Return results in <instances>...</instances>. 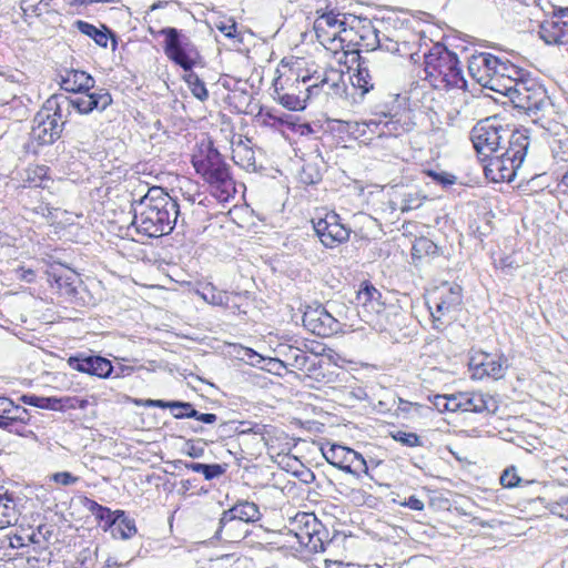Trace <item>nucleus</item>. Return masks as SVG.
Instances as JSON below:
<instances>
[{
    "label": "nucleus",
    "mask_w": 568,
    "mask_h": 568,
    "mask_svg": "<svg viewBox=\"0 0 568 568\" xmlns=\"http://www.w3.org/2000/svg\"><path fill=\"white\" fill-rule=\"evenodd\" d=\"M132 224L136 232L148 237L170 234L180 216V205L164 189L152 186L139 200H133Z\"/></svg>",
    "instance_id": "obj_1"
},
{
    "label": "nucleus",
    "mask_w": 568,
    "mask_h": 568,
    "mask_svg": "<svg viewBox=\"0 0 568 568\" xmlns=\"http://www.w3.org/2000/svg\"><path fill=\"white\" fill-rule=\"evenodd\" d=\"M159 33L164 37L163 50L165 55L187 72L184 79L192 94L200 101H205L209 98L205 83L193 72V68L202 59L196 45L190 37L176 28L166 27L161 29Z\"/></svg>",
    "instance_id": "obj_2"
},
{
    "label": "nucleus",
    "mask_w": 568,
    "mask_h": 568,
    "mask_svg": "<svg viewBox=\"0 0 568 568\" xmlns=\"http://www.w3.org/2000/svg\"><path fill=\"white\" fill-rule=\"evenodd\" d=\"M425 79L434 88H459L466 87L460 62L453 51L442 43H434L423 52Z\"/></svg>",
    "instance_id": "obj_3"
},
{
    "label": "nucleus",
    "mask_w": 568,
    "mask_h": 568,
    "mask_svg": "<svg viewBox=\"0 0 568 568\" xmlns=\"http://www.w3.org/2000/svg\"><path fill=\"white\" fill-rule=\"evenodd\" d=\"M316 19L314 21V31L317 40L325 47L343 49V43L353 42L352 30L348 27V18L341 13L336 8L326 6L316 9Z\"/></svg>",
    "instance_id": "obj_4"
},
{
    "label": "nucleus",
    "mask_w": 568,
    "mask_h": 568,
    "mask_svg": "<svg viewBox=\"0 0 568 568\" xmlns=\"http://www.w3.org/2000/svg\"><path fill=\"white\" fill-rule=\"evenodd\" d=\"M193 166L204 180L215 189V195L220 200H226L235 190L227 164L217 150L207 148L203 158H193Z\"/></svg>",
    "instance_id": "obj_5"
},
{
    "label": "nucleus",
    "mask_w": 568,
    "mask_h": 568,
    "mask_svg": "<svg viewBox=\"0 0 568 568\" xmlns=\"http://www.w3.org/2000/svg\"><path fill=\"white\" fill-rule=\"evenodd\" d=\"M62 111L58 97L47 100L44 109L39 111L33 119L31 138L39 145L53 144L60 139L64 122L61 121Z\"/></svg>",
    "instance_id": "obj_6"
},
{
    "label": "nucleus",
    "mask_w": 568,
    "mask_h": 568,
    "mask_svg": "<svg viewBox=\"0 0 568 568\" xmlns=\"http://www.w3.org/2000/svg\"><path fill=\"white\" fill-rule=\"evenodd\" d=\"M28 77L20 70L0 69V105L10 106L14 116L27 114L23 101L22 85L27 84Z\"/></svg>",
    "instance_id": "obj_7"
},
{
    "label": "nucleus",
    "mask_w": 568,
    "mask_h": 568,
    "mask_svg": "<svg viewBox=\"0 0 568 568\" xmlns=\"http://www.w3.org/2000/svg\"><path fill=\"white\" fill-rule=\"evenodd\" d=\"M292 536L302 549L308 552H321L325 550L322 525L313 514L303 513L296 516L295 527L290 529Z\"/></svg>",
    "instance_id": "obj_8"
},
{
    "label": "nucleus",
    "mask_w": 568,
    "mask_h": 568,
    "mask_svg": "<svg viewBox=\"0 0 568 568\" xmlns=\"http://www.w3.org/2000/svg\"><path fill=\"white\" fill-rule=\"evenodd\" d=\"M508 143L507 150L499 155V182H511L514 180L529 145L528 136L520 132H513Z\"/></svg>",
    "instance_id": "obj_9"
},
{
    "label": "nucleus",
    "mask_w": 568,
    "mask_h": 568,
    "mask_svg": "<svg viewBox=\"0 0 568 568\" xmlns=\"http://www.w3.org/2000/svg\"><path fill=\"white\" fill-rule=\"evenodd\" d=\"M296 82L303 85L307 83L305 91L312 93L313 97L318 95L320 91L338 95L345 87L343 72L334 68L325 70L323 73L297 75Z\"/></svg>",
    "instance_id": "obj_10"
},
{
    "label": "nucleus",
    "mask_w": 568,
    "mask_h": 568,
    "mask_svg": "<svg viewBox=\"0 0 568 568\" xmlns=\"http://www.w3.org/2000/svg\"><path fill=\"white\" fill-rule=\"evenodd\" d=\"M516 92L517 94L513 95L509 106L519 112L537 116L549 105L546 90L536 83L529 84L526 81L525 89L517 90Z\"/></svg>",
    "instance_id": "obj_11"
},
{
    "label": "nucleus",
    "mask_w": 568,
    "mask_h": 568,
    "mask_svg": "<svg viewBox=\"0 0 568 568\" xmlns=\"http://www.w3.org/2000/svg\"><path fill=\"white\" fill-rule=\"evenodd\" d=\"M471 141L481 162L494 155L497 152V115L480 120L471 130Z\"/></svg>",
    "instance_id": "obj_12"
},
{
    "label": "nucleus",
    "mask_w": 568,
    "mask_h": 568,
    "mask_svg": "<svg viewBox=\"0 0 568 568\" xmlns=\"http://www.w3.org/2000/svg\"><path fill=\"white\" fill-rule=\"evenodd\" d=\"M335 212L325 214V217L313 220V227L322 244L333 248L349 239L351 230L339 221Z\"/></svg>",
    "instance_id": "obj_13"
},
{
    "label": "nucleus",
    "mask_w": 568,
    "mask_h": 568,
    "mask_svg": "<svg viewBox=\"0 0 568 568\" xmlns=\"http://www.w3.org/2000/svg\"><path fill=\"white\" fill-rule=\"evenodd\" d=\"M288 81H291V78H286L284 81L282 78L275 80L276 99L287 110L300 111L305 109L306 101L313 97L312 93L305 91L307 83L305 85L298 84L295 78L290 84V91H285L284 84H287Z\"/></svg>",
    "instance_id": "obj_14"
},
{
    "label": "nucleus",
    "mask_w": 568,
    "mask_h": 568,
    "mask_svg": "<svg viewBox=\"0 0 568 568\" xmlns=\"http://www.w3.org/2000/svg\"><path fill=\"white\" fill-rule=\"evenodd\" d=\"M382 50L397 54L399 57H407L414 63H418L423 59L422 51V37L415 32H408L406 37H390L383 39Z\"/></svg>",
    "instance_id": "obj_15"
},
{
    "label": "nucleus",
    "mask_w": 568,
    "mask_h": 568,
    "mask_svg": "<svg viewBox=\"0 0 568 568\" xmlns=\"http://www.w3.org/2000/svg\"><path fill=\"white\" fill-rule=\"evenodd\" d=\"M303 325L317 336H331L338 329V322L323 306L307 307L303 314Z\"/></svg>",
    "instance_id": "obj_16"
},
{
    "label": "nucleus",
    "mask_w": 568,
    "mask_h": 568,
    "mask_svg": "<svg viewBox=\"0 0 568 568\" xmlns=\"http://www.w3.org/2000/svg\"><path fill=\"white\" fill-rule=\"evenodd\" d=\"M68 365L80 373L100 378H106L113 372L112 363L100 355L78 353L68 358Z\"/></svg>",
    "instance_id": "obj_17"
},
{
    "label": "nucleus",
    "mask_w": 568,
    "mask_h": 568,
    "mask_svg": "<svg viewBox=\"0 0 568 568\" xmlns=\"http://www.w3.org/2000/svg\"><path fill=\"white\" fill-rule=\"evenodd\" d=\"M349 30H352V34L354 33L358 38L357 40L354 38L353 42L367 51H373L375 49L382 50L383 39L388 38L385 33L381 34L368 19L352 17Z\"/></svg>",
    "instance_id": "obj_18"
},
{
    "label": "nucleus",
    "mask_w": 568,
    "mask_h": 568,
    "mask_svg": "<svg viewBox=\"0 0 568 568\" xmlns=\"http://www.w3.org/2000/svg\"><path fill=\"white\" fill-rule=\"evenodd\" d=\"M64 102L75 109L80 114H89L92 111H104L112 103V97L106 89H99L94 92H84L81 95L69 99L64 98Z\"/></svg>",
    "instance_id": "obj_19"
},
{
    "label": "nucleus",
    "mask_w": 568,
    "mask_h": 568,
    "mask_svg": "<svg viewBox=\"0 0 568 568\" xmlns=\"http://www.w3.org/2000/svg\"><path fill=\"white\" fill-rule=\"evenodd\" d=\"M250 534V528L224 510L219 519L214 538L224 542H237Z\"/></svg>",
    "instance_id": "obj_20"
},
{
    "label": "nucleus",
    "mask_w": 568,
    "mask_h": 568,
    "mask_svg": "<svg viewBox=\"0 0 568 568\" xmlns=\"http://www.w3.org/2000/svg\"><path fill=\"white\" fill-rule=\"evenodd\" d=\"M59 83L62 90L73 93H84L94 88L95 80L87 72L74 69H64L59 73Z\"/></svg>",
    "instance_id": "obj_21"
},
{
    "label": "nucleus",
    "mask_w": 568,
    "mask_h": 568,
    "mask_svg": "<svg viewBox=\"0 0 568 568\" xmlns=\"http://www.w3.org/2000/svg\"><path fill=\"white\" fill-rule=\"evenodd\" d=\"M381 293L369 283L365 282L361 285L356 294V306L361 307L358 314L368 322L374 313H379L382 304L379 302Z\"/></svg>",
    "instance_id": "obj_22"
},
{
    "label": "nucleus",
    "mask_w": 568,
    "mask_h": 568,
    "mask_svg": "<svg viewBox=\"0 0 568 568\" xmlns=\"http://www.w3.org/2000/svg\"><path fill=\"white\" fill-rule=\"evenodd\" d=\"M83 506L95 517L103 530L114 527L121 516H123V510L112 511L110 508L88 497L84 498Z\"/></svg>",
    "instance_id": "obj_23"
},
{
    "label": "nucleus",
    "mask_w": 568,
    "mask_h": 568,
    "mask_svg": "<svg viewBox=\"0 0 568 568\" xmlns=\"http://www.w3.org/2000/svg\"><path fill=\"white\" fill-rule=\"evenodd\" d=\"M322 454L327 463L343 471L349 469V463H352L355 457L354 449L338 444H331L328 447H322Z\"/></svg>",
    "instance_id": "obj_24"
},
{
    "label": "nucleus",
    "mask_w": 568,
    "mask_h": 568,
    "mask_svg": "<svg viewBox=\"0 0 568 568\" xmlns=\"http://www.w3.org/2000/svg\"><path fill=\"white\" fill-rule=\"evenodd\" d=\"M469 369L471 371V377L475 379H483L484 377L497 379V363L488 354L480 353L471 356Z\"/></svg>",
    "instance_id": "obj_25"
},
{
    "label": "nucleus",
    "mask_w": 568,
    "mask_h": 568,
    "mask_svg": "<svg viewBox=\"0 0 568 568\" xmlns=\"http://www.w3.org/2000/svg\"><path fill=\"white\" fill-rule=\"evenodd\" d=\"M525 80L524 77H513L508 75V73L503 72L499 68V95H501L505 100L499 99V104L504 108L510 104L513 100V95L517 94V90L525 89Z\"/></svg>",
    "instance_id": "obj_26"
},
{
    "label": "nucleus",
    "mask_w": 568,
    "mask_h": 568,
    "mask_svg": "<svg viewBox=\"0 0 568 568\" xmlns=\"http://www.w3.org/2000/svg\"><path fill=\"white\" fill-rule=\"evenodd\" d=\"M226 511L230 513V516H234L247 527L262 518L258 506L248 500H239L231 508L226 509Z\"/></svg>",
    "instance_id": "obj_27"
},
{
    "label": "nucleus",
    "mask_w": 568,
    "mask_h": 568,
    "mask_svg": "<svg viewBox=\"0 0 568 568\" xmlns=\"http://www.w3.org/2000/svg\"><path fill=\"white\" fill-rule=\"evenodd\" d=\"M464 399H460L462 412H475L480 413L489 410L490 406L495 405L493 398L487 400L483 394L476 393H462Z\"/></svg>",
    "instance_id": "obj_28"
},
{
    "label": "nucleus",
    "mask_w": 568,
    "mask_h": 568,
    "mask_svg": "<svg viewBox=\"0 0 568 568\" xmlns=\"http://www.w3.org/2000/svg\"><path fill=\"white\" fill-rule=\"evenodd\" d=\"M75 26L81 33L93 39L94 42L102 48H106L109 37H113L112 32L105 26H102V29H99L95 26L82 20L75 21Z\"/></svg>",
    "instance_id": "obj_29"
},
{
    "label": "nucleus",
    "mask_w": 568,
    "mask_h": 568,
    "mask_svg": "<svg viewBox=\"0 0 568 568\" xmlns=\"http://www.w3.org/2000/svg\"><path fill=\"white\" fill-rule=\"evenodd\" d=\"M281 354L284 356V359L278 362L283 366H292L296 369H304L308 361L306 352L294 346H285Z\"/></svg>",
    "instance_id": "obj_30"
},
{
    "label": "nucleus",
    "mask_w": 568,
    "mask_h": 568,
    "mask_svg": "<svg viewBox=\"0 0 568 568\" xmlns=\"http://www.w3.org/2000/svg\"><path fill=\"white\" fill-rule=\"evenodd\" d=\"M48 166L45 165H34L30 166L24 171V175L22 178V186L23 187H44V180L48 179Z\"/></svg>",
    "instance_id": "obj_31"
},
{
    "label": "nucleus",
    "mask_w": 568,
    "mask_h": 568,
    "mask_svg": "<svg viewBox=\"0 0 568 568\" xmlns=\"http://www.w3.org/2000/svg\"><path fill=\"white\" fill-rule=\"evenodd\" d=\"M469 71L473 75V78L483 87L486 89H489L494 92H497V79L495 78L496 71L491 70L488 71V69H484L480 65H469Z\"/></svg>",
    "instance_id": "obj_32"
},
{
    "label": "nucleus",
    "mask_w": 568,
    "mask_h": 568,
    "mask_svg": "<svg viewBox=\"0 0 568 568\" xmlns=\"http://www.w3.org/2000/svg\"><path fill=\"white\" fill-rule=\"evenodd\" d=\"M185 412L173 413L175 418H194L204 424H214L217 420V416L212 413H200L189 402L180 405Z\"/></svg>",
    "instance_id": "obj_33"
},
{
    "label": "nucleus",
    "mask_w": 568,
    "mask_h": 568,
    "mask_svg": "<svg viewBox=\"0 0 568 568\" xmlns=\"http://www.w3.org/2000/svg\"><path fill=\"white\" fill-rule=\"evenodd\" d=\"M353 85L362 89L363 93H367L374 88L373 77L364 60L358 63L357 71L353 75Z\"/></svg>",
    "instance_id": "obj_34"
},
{
    "label": "nucleus",
    "mask_w": 568,
    "mask_h": 568,
    "mask_svg": "<svg viewBox=\"0 0 568 568\" xmlns=\"http://www.w3.org/2000/svg\"><path fill=\"white\" fill-rule=\"evenodd\" d=\"M438 254V246L428 237L422 236L414 241L412 247L413 258H422L424 256H435Z\"/></svg>",
    "instance_id": "obj_35"
},
{
    "label": "nucleus",
    "mask_w": 568,
    "mask_h": 568,
    "mask_svg": "<svg viewBox=\"0 0 568 568\" xmlns=\"http://www.w3.org/2000/svg\"><path fill=\"white\" fill-rule=\"evenodd\" d=\"M535 483V480L524 479L520 477L515 466L506 468L499 476V485L506 488L523 487Z\"/></svg>",
    "instance_id": "obj_36"
},
{
    "label": "nucleus",
    "mask_w": 568,
    "mask_h": 568,
    "mask_svg": "<svg viewBox=\"0 0 568 568\" xmlns=\"http://www.w3.org/2000/svg\"><path fill=\"white\" fill-rule=\"evenodd\" d=\"M203 300L212 305L230 307L231 295L215 287H205L201 293Z\"/></svg>",
    "instance_id": "obj_37"
},
{
    "label": "nucleus",
    "mask_w": 568,
    "mask_h": 568,
    "mask_svg": "<svg viewBox=\"0 0 568 568\" xmlns=\"http://www.w3.org/2000/svg\"><path fill=\"white\" fill-rule=\"evenodd\" d=\"M72 138L81 144H90L97 139V132L92 125L79 122L72 130Z\"/></svg>",
    "instance_id": "obj_38"
},
{
    "label": "nucleus",
    "mask_w": 568,
    "mask_h": 568,
    "mask_svg": "<svg viewBox=\"0 0 568 568\" xmlns=\"http://www.w3.org/2000/svg\"><path fill=\"white\" fill-rule=\"evenodd\" d=\"M438 298L455 311L462 304V287L457 284L450 285L440 292Z\"/></svg>",
    "instance_id": "obj_39"
},
{
    "label": "nucleus",
    "mask_w": 568,
    "mask_h": 568,
    "mask_svg": "<svg viewBox=\"0 0 568 568\" xmlns=\"http://www.w3.org/2000/svg\"><path fill=\"white\" fill-rule=\"evenodd\" d=\"M135 521L129 518L123 510V516L118 520L113 529L114 535H120L122 539H129L136 534Z\"/></svg>",
    "instance_id": "obj_40"
},
{
    "label": "nucleus",
    "mask_w": 568,
    "mask_h": 568,
    "mask_svg": "<svg viewBox=\"0 0 568 568\" xmlns=\"http://www.w3.org/2000/svg\"><path fill=\"white\" fill-rule=\"evenodd\" d=\"M383 121H376V120H369L364 122H348L347 123V131L352 134L358 133L359 135H363L366 133V130L377 133L379 135V130L382 128Z\"/></svg>",
    "instance_id": "obj_41"
},
{
    "label": "nucleus",
    "mask_w": 568,
    "mask_h": 568,
    "mask_svg": "<svg viewBox=\"0 0 568 568\" xmlns=\"http://www.w3.org/2000/svg\"><path fill=\"white\" fill-rule=\"evenodd\" d=\"M392 438L398 443H400L403 446L406 447H419L423 445L422 438L416 433H409L404 430H396L393 432Z\"/></svg>",
    "instance_id": "obj_42"
},
{
    "label": "nucleus",
    "mask_w": 568,
    "mask_h": 568,
    "mask_svg": "<svg viewBox=\"0 0 568 568\" xmlns=\"http://www.w3.org/2000/svg\"><path fill=\"white\" fill-rule=\"evenodd\" d=\"M353 459L354 460L349 463V469H346L345 473L352 474L357 478H359L363 474L368 475V465L363 455L355 452V457Z\"/></svg>",
    "instance_id": "obj_43"
},
{
    "label": "nucleus",
    "mask_w": 568,
    "mask_h": 568,
    "mask_svg": "<svg viewBox=\"0 0 568 568\" xmlns=\"http://www.w3.org/2000/svg\"><path fill=\"white\" fill-rule=\"evenodd\" d=\"M13 407V402L8 397H0V427H10V415Z\"/></svg>",
    "instance_id": "obj_44"
},
{
    "label": "nucleus",
    "mask_w": 568,
    "mask_h": 568,
    "mask_svg": "<svg viewBox=\"0 0 568 568\" xmlns=\"http://www.w3.org/2000/svg\"><path fill=\"white\" fill-rule=\"evenodd\" d=\"M59 406H61V409H59V412L77 408L84 409L88 406V400L70 396L59 397Z\"/></svg>",
    "instance_id": "obj_45"
},
{
    "label": "nucleus",
    "mask_w": 568,
    "mask_h": 568,
    "mask_svg": "<svg viewBox=\"0 0 568 568\" xmlns=\"http://www.w3.org/2000/svg\"><path fill=\"white\" fill-rule=\"evenodd\" d=\"M301 180L305 184H315L322 180V174L316 166L305 164L301 172Z\"/></svg>",
    "instance_id": "obj_46"
},
{
    "label": "nucleus",
    "mask_w": 568,
    "mask_h": 568,
    "mask_svg": "<svg viewBox=\"0 0 568 568\" xmlns=\"http://www.w3.org/2000/svg\"><path fill=\"white\" fill-rule=\"evenodd\" d=\"M428 308L433 316L434 323L440 322L443 316L453 311L448 305L444 304V301H440L438 297L433 301V304L428 303Z\"/></svg>",
    "instance_id": "obj_47"
},
{
    "label": "nucleus",
    "mask_w": 568,
    "mask_h": 568,
    "mask_svg": "<svg viewBox=\"0 0 568 568\" xmlns=\"http://www.w3.org/2000/svg\"><path fill=\"white\" fill-rule=\"evenodd\" d=\"M473 65H480L484 69H488V71L497 72V57L491 53H480L478 57H475L471 61Z\"/></svg>",
    "instance_id": "obj_48"
},
{
    "label": "nucleus",
    "mask_w": 568,
    "mask_h": 568,
    "mask_svg": "<svg viewBox=\"0 0 568 568\" xmlns=\"http://www.w3.org/2000/svg\"><path fill=\"white\" fill-rule=\"evenodd\" d=\"M224 473L225 467L220 464H203L200 471V474H202L206 480L219 478Z\"/></svg>",
    "instance_id": "obj_49"
},
{
    "label": "nucleus",
    "mask_w": 568,
    "mask_h": 568,
    "mask_svg": "<svg viewBox=\"0 0 568 568\" xmlns=\"http://www.w3.org/2000/svg\"><path fill=\"white\" fill-rule=\"evenodd\" d=\"M10 504H13L11 497L0 496V528L11 525L10 516L7 514V510L13 508Z\"/></svg>",
    "instance_id": "obj_50"
},
{
    "label": "nucleus",
    "mask_w": 568,
    "mask_h": 568,
    "mask_svg": "<svg viewBox=\"0 0 568 568\" xmlns=\"http://www.w3.org/2000/svg\"><path fill=\"white\" fill-rule=\"evenodd\" d=\"M237 355L252 366H258L264 361L258 353L248 347H241Z\"/></svg>",
    "instance_id": "obj_51"
},
{
    "label": "nucleus",
    "mask_w": 568,
    "mask_h": 568,
    "mask_svg": "<svg viewBox=\"0 0 568 568\" xmlns=\"http://www.w3.org/2000/svg\"><path fill=\"white\" fill-rule=\"evenodd\" d=\"M548 508L551 514L568 520V496L550 503Z\"/></svg>",
    "instance_id": "obj_52"
},
{
    "label": "nucleus",
    "mask_w": 568,
    "mask_h": 568,
    "mask_svg": "<svg viewBox=\"0 0 568 568\" xmlns=\"http://www.w3.org/2000/svg\"><path fill=\"white\" fill-rule=\"evenodd\" d=\"M10 417V426H12L16 423L27 424L29 423L30 414L27 408L16 405L13 403Z\"/></svg>",
    "instance_id": "obj_53"
},
{
    "label": "nucleus",
    "mask_w": 568,
    "mask_h": 568,
    "mask_svg": "<svg viewBox=\"0 0 568 568\" xmlns=\"http://www.w3.org/2000/svg\"><path fill=\"white\" fill-rule=\"evenodd\" d=\"M403 130L402 125L397 120H393L390 118L389 120L383 121L382 128L379 130V136L382 135H394L397 136L400 134V131Z\"/></svg>",
    "instance_id": "obj_54"
},
{
    "label": "nucleus",
    "mask_w": 568,
    "mask_h": 568,
    "mask_svg": "<svg viewBox=\"0 0 568 568\" xmlns=\"http://www.w3.org/2000/svg\"><path fill=\"white\" fill-rule=\"evenodd\" d=\"M183 453L192 458H200L204 455V447L200 444V440H186Z\"/></svg>",
    "instance_id": "obj_55"
},
{
    "label": "nucleus",
    "mask_w": 568,
    "mask_h": 568,
    "mask_svg": "<svg viewBox=\"0 0 568 568\" xmlns=\"http://www.w3.org/2000/svg\"><path fill=\"white\" fill-rule=\"evenodd\" d=\"M215 27L230 39L236 37V22L232 18L216 22Z\"/></svg>",
    "instance_id": "obj_56"
},
{
    "label": "nucleus",
    "mask_w": 568,
    "mask_h": 568,
    "mask_svg": "<svg viewBox=\"0 0 568 568\" xmlns=\"http://www.w3.org/2000/svg\"><path fill=\"white\" fill-rule=\"evenodd\" d=\"M552 156L557 162H568V139L559 140L552 150Z\"/></svg>",
    "instance_id": "obj_57"
},
{
    "label": "nucleus",
    "mask_w": 568,
    "mask_h": 568,
    "mask_svg": "<svg viewBox=\"0 0 568 568\" xmlns=\"http://www.w3.org/2000/svg\"><path fill=\"white\" fill-rule=\"evenodd\" d=\"M51 480L62 486H71L79 481V477L69 471H59L51 476Z\"/></svg>",
    "instance_id": "obj_58"
},
{
    "label": "nucleus",
    "mask_w": 568,
    "mask_h": 568,
    "mask_svg": "<svg viewBox=\"0 0 568 568\" xmlns=\"http://www.w3.org/2000/svg\"><path fill=\"white\" fill-rule=\"evenodd\" d=\"M393 501L403 507H407L409 509L418 511L423 510L425 507L424 501L415 495H412L408 498H405L404 500H397L396 498H394Z\"/></svg>",
    "instance_id": "obj_59"
},
{
    "label": "nucleus",
    "mask_w": 568,
    "mask_h": 568,
    "mask_svg": "<svg viewBox=\"0 0 568 568\" xmlns=\"http://www.w3.org/2000/svg\"><path fill=\"white\" fill-rule=\"evenodd\" d=\"M460 399H464L462 393L446 395L447 412L455 413L462 412V403Z\"/></svg>",
    "instance_id": "obj_60"
},
{
    "label": "nucleus",
    "mask_w": 568,
    "mask_h": 568,
    "mask_svg": "<svg viewBox=\"0 0 568 568\" xmlns=\"http://www.w3.org/2000/svg\"><path fill=\"white\" fill-rule=\"evenodd\" d=\"M495 158L496 156L494 154L490 158H488L485 162H483V170H484L485 178L488 181L494 182V183L497 182V178H496V173H495V169H494V159Z\"/></svg>",
    "instance_id": "obj_61"
},
{
    "label": "nucleus",
    "mask_w": 568,
    "mask_h": 568,
    "mask_svg": "<svg viewBox=\"0 0 568 568\" xmlns=\"http://www.w3.org/2000/svg\"><path fill=\"white\" fill-rule=\"evenodd\" d=\"M428 400L434 406V408L437 409L439 413L447 412V405L445 404L446 395H443V394L429 395Z\"/></svg>",
    "instance_id": "obj_62"
},
{
    "label": "nucleus",
    "mask_w": 568,
    "mask_h": 568,
    "mask_svg": "<svg viewBox=\"0 0 568 568\" xmlns=\"http://www.w3.org/2000/svg\"><path fill=\"white\" fill-rule=\"evenodd\" d=\"M47 535H51L49 528L45 526V525H40L38 528H37V531H33L29 539L31 542L33 544H39L41 542V539H44L47 540L48 539V536Z\"/></svg>",
    "instance_id": "obj_63"
},
{
    "label": "nucleus",
    "mask_w": 568,
    "mask_h": 568,
    "mask_svg": "<svg viewBox=\"0 0 568 568\" xmlns=\"http://www.w3.org/2000/svg\"><path fill=\"white\" fill-rule=\"evenodd\" d=\"M130 560H121L116 556H108L104 560L103 568H124Z\"/></svg>",
    "instance_id": "obj_64"
}]
</instances>
